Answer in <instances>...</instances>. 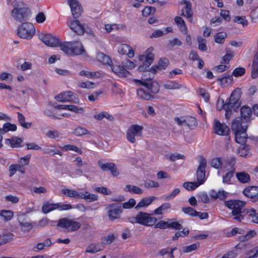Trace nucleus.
Masks as SVG:
<instances>
[{
    "label": "nucleus",
    "instance_id": "1",
    "mask_svg": "<svg viewBox=\"0 0 258 258\" xmlns=\"http://www.w3.org/2000/svg\"><path fill=\"white\" fill-rule=\"evenodd\" d=\"M245 203L238 200L225 201V205L229 209L232 210L231 214L233 216V220L241 222L246 217L250 219V214L252 209H248L244 208Z\"/></svg>",
    "mask_w": 258,
    "mask_h": 258
},
{
    "label": "nucleus",
    "instance_id": "2",
    "mask_svg": "<svg viewBox=\"0 0 258 258\" xmlns=\"http://www.w3.org/2000/svg\"><path fill=\"white\" fill-rule=\"evenodd\" d=\"M135 81L141 83L144 86V87L137 90V96L140 99L151 100L154 97L152 94H156L159 90V86L157 82H151L150 80L149 82H142L137 80H135Z\"/></svg>",
    "mask_w": 258,
    "mask_h": 258
},
{
    "label": "nucleus",
    "instance_id": "3",
    "mask_svg": "<svg viewBox=\"0 0 258 258\" xmlns=\"http://www.w3.org/2000/svg\"><path fill=\"white\" fill-rule=\"evenodd\" d=\"M35 32V29L33 24L31 23H24L19 26L17 29L18 36L23 39H31Z\"/></svg>",
    "mask_w": 258,
    "mask_h": 258
},
{
    "label": "nucleus",
    "instance_id": "4",
    "mask_svg": "<svg viewBox=\"0 0 258 258\" xmlns=\"http://www.w3.org/2000/svg\"><path fill=\"white\" fill-rule=\"evenodd\" d=\"M30 14V10L27 7H21L17 6L11 12L12 17L16 21L20 22L28 20Z\"/></svg>",
    "mask_w": 258,
    "mask_h": 258
},
{
    "label": "nucleus",
    "instance_id": "5",
    "mask_svg": "<svg viewBox=\"0 0 258 258\" xmlns=\"http://www.w3.org/2000/svg\"><path fill=\"white\" fill-rule=\"evenodd\" d=\"M57 226L64 228L67 232H71L79 229L81 227V224L67 218H63L58 220Z\"/></svg>",
    "mask_w": 258,
    "mask_h": 258
},
{
    "label": "nucleus",
    "instance_id": "6",
    "mask_svg": "<svg viewBox=\"0 0 258 258\" xmlns=\"http://www.w3.org/2000/svg\"><path fill=\"white\" fill-rule=\"evenodd\" d=\"M143 127L137 124H133L128 128L126 132V138L131 143L136 142V137H140L142 134Z\"/></svg>",
    "mask_w": 258,
    "mask_h": 258
},
{
    "label": "nucleus",
    "instance_id": "7",
    "mask_svg": "<svg viewBox=\"0 0 258 258\" xmlns=\"http://www.w3.org/2000/svg\"><path fill=\"white\" fill-rule=\"evenodd\" d=\"M199 165L196 171V176L197 182L200 183V185L203 184L205 180L206 172L205 170L207 167V162L205 158L201 157L199 159Z\"/></svg>",
    "mask_w": 258,
    "mask_h": 258
},
{
    "label": "nucleus",
    "instance_id": "8",
    "mask_svg": "<svg viewBox=\"0 0 258 258\" xmlns=\"http://www.w3.org/2000/svg\"><path fill=\"white\" fill-rule=\"evenodd\" d=\"M138 224L145 226H152L157 222V219L152 217L151 215L143 212H140L138 213Z\"/></svg>",
    "mask_w": 258,
    "mask_h": 258
},
{
    "label": "nucleus",
    "instance_id": "9",
    "mask_svg": "<svg viewBox=\"0 0 258 258\" xmlns=\"http://www.w3.org/2000/svg\"><path fill=\"white\" fill-rule=\"evenodd\" d=\"M107 210L108 218L110 221H113L119 217L122 213L121 204L120 203H113L108 206Z\"/></svg>",
    "mask_w": 258,
    "mask_h": 258
},
{
    "label": "nucleus",
    "instance_id": "10",
    "mask_svg": "<svg viewBox=\"0 0 258 258\" xmlns=\"http://www.w3.org/2000/svg\"><path fill=\"white\" fill-rule=\"evenodd\" d=\"M55 99L59 102H70L73 103H79V99L77 95L71 91H66L58 94Z\"/></svg>",
    "mask_w": 258,
    "mask_h": 258
},
{
    "label": "nucleus",
    "instance_id": "11",
    "mask_svg": "<svg viewBox=\"0 0 258 258\" xmlns=\"http://www.w3.org/2000/svg\"><path fill=\"white\" fill-rule=\"evenodd\" d=\"M39 38L46 45L49 47H56L59 44V40L50 34H42L39 35Z\"/></svg>",
    "mask_w": 258,
    "mask_h": 258
},
{
    "label": "nucleus",
    "instance_id": "12",
    "mask_svg": "<svg viewBox=\"0 0 258 258\" xmlns=\"http://www.w3.org/2000/svg\"><path fill=\"white\" fill-rule=\"evenodd\" d=\"M214 133L220 136L228 135L230 130L225 123H222L218 120H215L213 125Z\"/></svg>",
    "mask_w": 258,
    "mask_h": 258
},
{
    "label": "nucleus",
    "instance_id": "13",
    "mask_svg": "<svg viewBox=\"0 0 258 258\" xmlns=\"http://www.w3.org/2000/svg\"><path fill=\"white\" fill-rule=\"evenodd\" d=\"M239 98L240 95L239 94V91H234L228 99V101H226L224 105L230 107L235 111L236 108H238L240 105V102L239 101Z\"/></svg>",
    "mask_w": 258,
    "mask_h": 258
},
{
    "label": "nucleus",
    "instance_id": "14",
    "mask_svg": "<svg viewBox=\"0 0 258 258\" xmlns=\"http://www.w3.org/2000/svg\"><path fill=\"white\" fill-rule=\"evenodd\" d=\"M153 48L149 47L147 49L144 54L139 56V60L143 61V64L148 69L154 60V54L152 53Z\"/></svg>",
    "mask_w": 258,
    "mask_h": 258
},
{
    "label": "nucleus",
    "instance_id": "15",
    "mask_svg": "<svg viewBox=\"0 0 258 258\" xmlns=\"http://www.w3.org/2000/svg\"><path fill=\"white\" fill-rule=\"evenodd\" d=\"M243 194L248 198L251 199L253 202L258 201V186H249L245 188Z\"/></svg>",
    "mask_w": 258,
    "mask_h": 258
},
{
    "label": "nucleus",
    "instance_id": "16",
    "mask_svg": "<svg viewBox=\"0 0 258 258\" xmlns=\"http://www.w3.org/2000/svg\"><path fill=\"white\" fill-rule=\"evenodd\" d=\"M72 15L75 19L78 18L82 14V9L81 5L77 0H68Z\"/></svg>",
    "mask_w": 258,
    "mask_h": 258
},
{
    "label": "nucleus",
    "instance_id": "17",
    "mask_svg": "<svg viewBox=\"0 0 258 258\" xmlns=\"http://www.w3.org/2000/svg\"><path fill=\"white\" fill-rule=\"evenodd\" d=\"M98 165L99 167L103 171L109 170L113 176H116L119 174V172L116 167L115 165L112 162H108L106 163H103L101 161H99Z\"/></svg>",
    "mask_w": 258,
    "mask_h": 258
},
{
    "label": "nucleus",
    "instance_id": "18",
    "mask_svg": "<svg viewBox=\"0 0 258 258\" xmlns=\"http://www.w3.org/2000/svg\"><path fill=\"white\" fill-rule=\"evenodd\" d=\"M110 68L112 72L120 77H126L130 74L128 71L120 65L113 64L112 63Z\"/></svg>",
    "mask_w": 258,
    "mask_h": 258
},
{
    "label": "nucleus",
    "instance_id": "19",
    "mask_svg": "<svg viewBox=\"0 0 258 258\" xmlns=\"http://www.w3.org/2000/svg\"><path fill=\"white\" fill-rule=\"evenodd\" d=\"M72 51L71 56L78 55L82 54L85 52V49L82 43L79 41H75L72 42Z\"/></svg>",
    "mask_w": 258,
    "mask_h": 258
},
{
    "label": "nucleus",
    "instance_id": "20",
    "mask_svg": "<svg viewBox=\"0 0 258 258\" xmlns=\"http://www.w3.org/2000/svg\"><path fill=\"white\" fill-rule=\"evenodd\" d=\"M242 123H244L242 121L240 122L239 119L235 118L233 120L231 125V130L234 134L238 132L246 130L247 125L245 124L242 125Z\"/></svg>",
    "mask_w": 258,
    "mask_h": 258
},
{
    "label": "nucleus",
    "instance_id": "21",
    "mask_svg": "<svg viewBox=\"0 0 258 258\" xmlns=\"http://www.w3.org/2000/svg\"><path fill=\"white\" fill-rule=\"evenodd\" d=\"M68 25L70 29L77 34L81 35L84 34V28L78 20L73 21Z\"/></svg>",
    "mask_w": 258,
    "mask_h": 258
},
{
    "label": "nucleus",
    "instance_id": "22",
    "mask_svg": "<svg viewBox=\"0 0 258 258\" xmlns=\"http://www.w3.org/2000/svg\"><path fill=\"white\" fill-rule=\"evenodd\" d=\"M118 52L120 54H125L132 58L134 56V52L132 48L126 44H121L118 47Z\"/></svg>",
    "mask_w": 258,
    "mask_h": 258
},
{
    "label": "nucleus",
    "instance_id": "23",
    "mask_svg": "<svg viewBox=\"0 0 258 258\" xmlns=\"http://www.w3.org/2000/svg\"><path fill=\"white\" fill-rule=\"evenodd\" d=\"M241 119L243 123H246L250 119L251 110L250 107L243 106L240 109Z\"/></svg>",
    "mask_w": 258,
    "mask_h": 258
},
{
    "label": "nucleus",
    "instance_id": "24",
    "mask_svg": "<svg viewBox=\"0 0 258 258\" xmlns=\"http://www.w3.org/2000/svg\"><path fill=\"white\" fill-rule=\"evenodd\" d=\"M169 60L167 58L163 57L160 59L158 61V64L153 66L151 68V72L155 73L157 72V70L165 69L169 64Z\"/></svg>",
    "mask_w": 258,
    "mask_h": 258
},
{
    "label": "nucleus",
    "instance_id": "25",
    "mask_svg": "<svg viewBox=\"0 0 258 258\" xmlns=\"http://www.w3.org/2000/svg\"><path fill=\"white\" fill-rule=\"evenodd\" d=\"M236 163V158L235 157H230L227 158L224 162V164L223 165V168L225 169L226 170L230 169H234L235 171V165Z\"/></svg>",
    "mask_w": 258,
    "mask_h": 258
},
{
    "label": "nucleus",
    "instance_id": "26",
    "mask_svg": "<svg viewBox=\"0 0 258 258\" xmlns=\"http://www.w3.org/2000/svg\"><path fill=\"white\" fill-rule=\"evenodd\" d=\"M59 207V204H51L48 202H44L42 207V211L44 214H47Z\"/></svg>",
    "mask_w": 258,
    "mask_h": 258
},
{
    "label": "nucleus",
    "instance_id": "27",
    "mask_svg": "<svg viewBox=\"0 0 258 258\" xmlns=\"http://www.w3.org/2000/svg\"><path fill=\"white\" fill-rule=\"evenodd\" d=\"M72 42H64L60 43L58 46L60 47V50H62L65 54L71 56L72 53Z\"/></svg>",
    "mask_w": 258,
    "mask_h": 258
},
{
    "label": "nucleus",
    "instance_id": "28",
    "mask_svg": "<svg viewBox=\"0 0 258 258\" xmlns=\"http://www.w3.org/2000/svg\"><path fill=\"white\" fill-rule=\"evenodd\" d=\"M191 3H186L184 9L182 10L181 15L186 17L190 22L192 20V11L191 8Z\"/></svg>",
    "mask_w": 258,
    "mask_h": 258
},
{
    "label": "nucleus",
    "instance_id": "29",
    "mask_svg": "<svg viewBox=\"0 0 258 258\" xmlns=\"http://www.w3.org/2000/svg\"><path fill=\"white\" fill-rule=\"evenodd\" d=\"M251 76L252 79H255L258 77V53H257L253 59Z\"/></svg>",
    "mask_w": 258,
    "mask_h": 258
},
{
    "label": "nucleus",
    "instance_id": "30",
    "mask_svg": "<svg viewBox=\"0 0 258 258\" xmlns=\"http://www.w3.org/2000/svg\"><path fill=\"white\" fill-rule=\"evenodd\" d=\"M155 197H151L149 198L143 199L135 207V209L138 210L140 208L147 207L155 199Z\"/></svg>",
    "mask_w": 258,
    "mask_h": 258
},
{
    "label": "nucleus",
    "instance_id": "31",
    "mask_svg": "<svg viewBox=\"0 0 258 258\" xmlns=\"http://www.w3.org/2000/svg\"><path fill=\"white\" fill-rule=\"evenodd\" d=\"M97 58L99 61L102 62L103 64H108L110 67L112 63L110 58L102 52H98L97 54Z\"/></svg>",
    "mask_w": 258,
    "mask_h": 258
},
{
    "label": "nucleus",
    "instance_id": "32",
    "mask_svg": "<svg viewBox=\"0 0 258 258\" xmlns=\"http://www.w3.org/2000/svg\"><path fill=\"white\" fill-rule=\"evenodd\" d=\"M174 21L178 25L180 31L184 34H186L187 32V29L183 19L180 17L176 16L174 18Z\"/></svg>",
    "mask_w": 258,
    "mask_h": 258
},
{
    "label": "nucleus",
    "instance_id": "33",
    "mask_svg": "<svg viewBox=\"0 0 258 258\" xmlns=\"http://www.w3.org/2000/svg\"><path fill=\"white\" fill-rule=\"evenodd\" d=\"M234 135L237 143L243 144L246 142L247 139L246 131L238 132Z\"/></svg>",
    "mask_w": 258,
    "mask_h": 258
},
{
    "label": "nucleus",
    "instance_id": "34",
    "mask_svg": "<svg viewBox=\"0 0 258 258\" xmlns=\"http://www.w3.org/2000/svg\"><path fill=\"white\" fill-rule=\"evenodd\" d=\"M236 177L242 183H248L250 180L249 175L245 172H237Z\"/></svg>",
    "mask_w": 258,
    "mask_h": 258
},
{
    "label": "nucleus",
    "instance_id": "35",
    "mask_svg": "<svg viewBox=\"0 0 258 258\" xmlns=\"http://www.w3.org/2000/svg\"><path fill=\"white\" fill-rule=\"evenodd\" d=\"M14 235L12 233L7 232L4 233L0 236V245L10 242L14 239Z\"/></svg>",
    "mask_w": 258,
    "mask_h": 258
},
{
    "label": "nucleus",
    "instance_id": "36",
    "mask_svg": "<svg viewBox=\"0 0 258 258\" xmlns=\"http://www.w3.org/2000/svg\"><path fill=\"white\" fill-rule=\"evenodd\" d=\"M23 140L22 138H18L17 137H13L12 139H7L6 140L7 144H10L12 147H21L20 144L22 143Z\"/></svg>",
    "mask_w": 258,
    "mask_h": 258
},
{
    "label": "nucleus",
    "instance_id": "37",
    "mask_svg": "<svg viewBox=\"0 0 258 258\" xmlns=\"http://www.w3.org/2000/svg\"><path fill=\"white\" fill-rule=\"evenodd\" d=\"M163 87L167 89H179L182 87L181 84L175 81H166L163 85Z\"/></svg>",
    "mask_w": 258,
    "mask_h": 258
},
{
    "label": "nucleus",
    "instance_id": "38",
    "mask_svg": "<svg viewBox=\"0 0 258 258\" xmlns=\"http://www.w3.org/2000/svg\"><path fill=\"white\" fill-rule=\"evenodd\" d=\"M227 172L223 176V183L230 184L231 183V179L233 177L235 172L234 169L226 170Z\"/></svg>",
    "mask_w": 258,
    "mask_h": 258
},
{
    "label": "nucleus",
    "instance_id": "39",
    "mask_svg": "<svg viewBox=\"0 0 258 258\" xmlns=\"http://www.w3.org/2000/svg\"><path fill=\"white\" fill-rule=\"evenodd\" d=\"M211 166L216 169H221L223 167V160L222 157L213 158L210 162Z\"/></svg>",
    "mask_w": 258,
    "mask_h": 258
},
{
    "label": "nucleus",
    "instance_id": "40",
    "mask_svg": "<svg viewBox=\"0 0 258 258\" xmlns=\"http://www.w3.org/2000/svg\"><path fill=\"white\" fill-rule=\"evenodd\" d=\"M124 190L125 191L132 192L135 194H141L143 193V190L138 186L133 185H127L125 186Z\"/></svg>",
    "mask_w": 258,
    "mask_h": 258
},
{
    "label": "nucleus",
    "instance_id": "41",
    "mask_svg": "<svg viewBox=\"0 0 258 258\" xmlns=\"http://www.w3.org/2000/svg\"><path fill=\"white\" fill-rule=\"evenodd\" d=\"M185 126H188L189 128L192 129L193 127H196L197 124V120L196 118L191 116H185Z\"/></svg>",
    "mask_w": 258,
    "mask_h": 258
},
{
    "label": "nucleus",
    "instance_id": "42",
    "mask_svg": "<svg viewBox=\"0 0 258 258\" xmlns=\"http://www.w3.org/2000/svg\"><path fill=\"white\" fill-rule=\"evenodd\" d=\"M18 119L20 124L25 128H29L32 125L31 122H26L25 116L20 112H18Z\"/></svg>",
    "mask_w": 258,
    "mask_h": 258
},
{
    "label": "nucleus",
    "instance_id": "43",
    "mask_svg": "<svg viewBox=\"0 0 258 258\" xmlns=\"http://www.w3.org/2000/svg\"><path fill=\"white\" fill-rule=\"evenodd\" d=\"M17 130V126L15 124L6 123L4 124L3 128H1V134H5L9 131H15Z\"/></svg>",
    "mask_w": 258,
    "mask_h": 258
},
{
    "label": "nucleus",
    "instance_id": "44",
    "mask_svg": "<svg viewBox=\"0 0 258 258\" xmlns=\"http://www.w3.org/2000/svg\"><path fill=\"white\" fill-rule=\"evenodd\" d=\"M256 235V232L254 230H250L246 234L239 237V240L240 242L246 241Z\"/></svg>",
    "mask_w": 258,
    "mask_h": 258
},
{
    "label": "nucleus",
    "instance_id": "45",
    "mask_svg": "<svg viewBox=\"0 0 258 258\" xmlns=\"http://www.w3.org/2000/svg\"><path fill=\"white\" fill-rule=\"evenodd\" d=\"M94 118L98 120H101L103 118H106L107 119L110 121H112L114 119V117L112 115L109 114L106 112H101L97 114H95L94 115Z\"/></svg>",
    "mask_w": 258,
    "mask_h": 258
},
{
    "label": "nucleus",
    "instance_id": "46",
    "mask_svg": "<svg viewBox=\"0 0 258 258\" xmlns=\"http://www.w3.org/2000/svg\"><path fill=\"white\" fill-rule=\"evenodd\" d=\"M13 212L11 210H1L0 211V216L6 221H10L13 217Z\"/></svg>",
    "mask_w": 258,
    "mask_h": 258
},
{
    "label": "nucleus",
    "instance_id": "47",
    "mask_svg": "<svg viewBox=\"0 0 258 258\" xmlns=\"http://www.w3.org/2000/svg\"><path fill=\"white\" fill-rule=\"evenodd\" d=\"M200 185V183L195 182H185L183 183V187L188 190H193Z\"/></svg>",
    "mask_w": 258,
    "mask_h": 258
},
{
    "label": "nucleus",
    "instance_id": "48",
    "mask_svg": "<svg viewBox=\"0 0 258 258\" xmlns=\"http://www.w3.org/2000/svg\"><path fill=\"white\" fill-rule=\"evenodd\" d=\"M101 248L97 244H91L89 245L85 250V253H94L100 251Z\"/></svg>",
    "mask_w": 258,
    "mask_h": 258
},
{
    "label": "nucleus",
    "instance_id": "49",
    "mask_svg": "<svg viewBox=\"0 0 258 258\" xmlns=\"http://www.w3.org/2000/svg\"><path fill=\"white\" fill-rule=\"evenodd\" d=\"M189 234L188 229L184 228L182 231H177L172 237V239L174 241L177 240L179 237H185Z\"/></svg>",
    "mask_w": 258,
    "mask_h": 258
},
{
    "label": "nucleus",
    "instance_id": "50",
    "mask_svg": "<svg viewBox=\"0 0 258 258\" xmlns=\"http://www.w3.org/2000/svg\"><path fill=\"white\" fill-rule=\"evenodd\" d=\"M19 225L21 226V229L24 232H28L30 231L33 227L32 225L29 222L21 221L19 220Z\"/></svg>",
    "mask_w": 258,
    "mask_h": 258
},
{
    "label": "nucleus",
    "instance_id": "51",
    "mask_svg": "<svg viewBox=\"0 0 258 258\" xmlns=\"http://www.w3.org/2000/svg\"><path fill=\"white\" fill-rule=\"evenodd\" d=\"M198 41L199 43L198 48L201 51H206L207 47L206 46V40L202 37H198Z\"/></svg>",
    "mask_w": 258,
    "mask_h": 258
},
{
    "label": "nucleus",
    "instance_id": "52",
    "mask_svg": "<svg viewBox=\"0 0 258 258\" xmlns=\"http://www.w3.org/2000/svg\"><path fill=\"white\" fill-rule=\"evenodd\" d=\"M227 36L225 32H219L215 36V41L218 43H223Z\"/></svg>",
    "mask_w": 258,
    "mask_h": 258
},
{
    "label": "nucleus",
    "instance_id": "53",
    "mask_svg": "<svg viewBox=\"0 0 258 258\" xmlns=\"http://www.w3.org/2000/svg\"><path fill=\"white\" fill-rule=\"evenodd\" d=\"M199 244L198 243H194L188 246H183L182 248L183 252L187 253L190 252L192 251L196 250L199 247Z\"/></svg>",
    "mask_w": 258,
    "mask_h": 258
},
{
    "label": "nucleus",
    "instance_id": "54",
    "mask_svg": "<svg viewBox=\"0 0 258 258\" xmlns=\"http://www.w3.org/2000/svg\"><path fill=\"white\" fill-rule=\"evenodd\" d=\"M182 211L184 213L192 217H196V214H197V211L190 207H183L182 208Z\"/></svg>",
    "mask_w": 258,
    "mask_h": 258
},
{
    "label": "nucleus",
    "instance_id": "55",
    "mask_svg": "<svg viewBox=\"0 0 258 258\" xmlns=\"http://www.w3.org/2000/svg\"><path fill=\"white\" fill-rule=\"evenodd\" d=\"M21 165L19 164H12L9 167L10 176H13L17 171H20Z\"/></svg>",
    "mask_w": 258,
    "mask_h": 258
},
{
    "label": "nucleus",
    "instance_id": "56",
    "mask_svg": "<svg viewBox=\"0 0 258 258\" xmlns=\"http://www.w3.org/2000/svg\"><path fill=\"white\" fill-rule=\"evenodd\" d=\"M85 199L88 202H92L97 200L98 197L97 195L91 194L88 191H85Z\"/></svg>",
    "mask_w": 258,
    "mask_h": 258
},
{
    "label": "nucleus",
    "instance_id": "57",
    "mask_svg": "<svg viewBox=\"0 0 258 258\" xmlns=\"http://www.w3.org/2000/svg\"><path fill=\"white\" fill-rule=\"evenodd\" d=\"M238 153L241 157H247L249 153L248 147L246 146L240 147L238 150Z\"/></svg>",
    "mask_w": 258,
    "mask_h": 258
},
{
    "label": "nucleus",
    "instance_id": "58",
    "mask_svg": "<svg viewBox=\"0 0 258 258\" xmlns=\"http://www.w3.org/2000/svg\"><path fill=\"white\" fill-rule=\"evenodd\" d=\"M180 189L178 188L174 189L170 194L165 196V200L170 201L171 199L174 198L180 192Z\"/></svg>",
    "mask_w": 258,
    "mask_h": 258
},
{
    "label": "nucleus",
    "instance_id": "59",
    "mask_svg": "<svg viewBox=\"0 0 258 258\" xmlns=\"http://www.w3.org/2000/svg\"><path fill=\"white\" fill-rule=\"evenodd\" d=\"M169 228H171L174 230H180L182 229L181 224L177 222L172 221V220H169Z\"/></svg>",
    "mask_w": 258,
    "mask_h": 258
},
{
    "label": "nucleus",
    "instance_id": "60",
    "mask_svg": "<svg viewBox=\"0 0 258 258\" xmlns=\"http://www.w3.org/2000/svg\"><path fill=\"white\" fill-rule=\"evenodd\" d=\"M62 149L65 151H74L76 152L81 154L82 151L81 149H80L79 148H78L77 146L73 145H67L64 146L62 148Z\"/></svg>",
    "mask_w": 258,
    "mask_h": 258
},
{
    "label": "nucleus",
    "instance_id": "61",
    "mask_svg": "<svg viewBox=\"0 0 258 258\" xmlns=\"http://www.w3.org/2000/svg\"><path fill=\"white\" fill-rule=\"evenodd\" d=\"M74 134L78 136H81L89 134L88 130L82 127H78L74 130Z\"/></svg>",
    "mask_w": 258,
    "mask_h": 258
},
{
    "label": "nucleus",
    "instance_id": "62",
    "mask_svg": "<svg viewBox=\"0 0 258 258\" xmlns=\"http://www.w3.org/2000/svg\"><path fill=\"white\" fill-rule=\"evenodd\" d=\"M61 192L70 198L76 199L77 191L70 189H63L61 190Z\"/></svg>",
    "mask_w": 258,
    "mask_h": 258
},
{
    "label": "nucleus",
    "instance_id": "63",
    "mask_svg": "<svg viewBox=\"0 0 258 258\" xmlns=\"http://www.w3.org/2000/svg\"><path fill=\"white\" fill-rule=\"evenodd\" d=\"M156 11V9L152 7H146L142 11V15L147 17L151 14H154Z\"/></svg>",
    "mask_w": 258,
    "mask_h": 258
},
{
    "label": "nucleus",
    "instance_id": "64",
    "mask_svg": "<svg viewBox=\"0 0 258 258\" xmlns=\"http://www.w3.org/2000/svg\"><path fill=\"white\" fill-rule=\"evenodd\" d=\"M155 228H160L161 229L169 228V221L167 222L164 221H160L155 225Z\"/></svg>",
    "mask_w": 258,
    "mask_h": 258
}]
</instances>
